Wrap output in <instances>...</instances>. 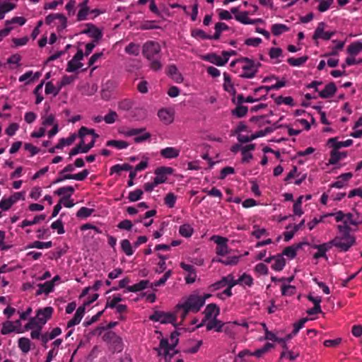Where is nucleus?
<instances>
[{"label":"nucleus","mask_w":362,"mask_h":362,"mask_svg":"<svg viewBox=\"0 0 362 362\" xmlns=\"http://www.w3.org/2000/svg\"><path fill=\"white\" fill-rule=\"evenodd\" d=\"M192 36L194 37H199L202 40H213L212 35L206 34V33L201 29H194L192 30Z\"/></svg>","instance_id":"obj_56"},{"label":"nucleus","mask_w":362,"mask_h":362,"mask_svg":"<svg viewBox=\"0 0 362 362\" xmlns=\"http://www.w3.org/2000/svg\"><path fill=\"white\" fill-rule=\"evenodd\" d=\"M39 289L36 291V296H40L43 293L48 294L54 289L53 281H48L44 284H38Z\"/></svg>","instance_id":"obj_31"},{"label":"nucleus","mask_w":362,"mask_h":362,"mask_svg":"<svg viewBox=\"0 0 362 362\" xmlns=\"http://www.w3.org/2000/svg\"><path fill=\"white\" fill-rule=\"evenodd\" d=\"M248 111V108L247 106H244L243 105H238L237 107L232 110V114L235 115L238 118H241L246 115Z\"/></svg>","instance_id":"obj_50"},{"label":"nucleus","mask_w":362,"mask_h":362,"mask_svg":"<svg viewBox=\"0 0 362 362\" xmlns=\"http://www.w3.org/2000/svg\"><path fill=\"white\" fill-rule=\"evenodd\" d=\"M337 86L334 82L327 83L325 88L319 92V96L322 98H332L337 92Z\"/></svg>","instance_id":"obj_20"},{"label":"nucleus","mask_w":362,"mask_h":362,"mask_svg":"<svg viewBox=\"0 0 362 362\" xmlns=\"http://www.w3.org/2000/svg\"><path fill=\"white\" fill-rule=\"evenodd\" d=\"M205 300L206 298H202V296L197 295H191L183 304L191 311L197 313L204 305Z\"/></svg>","instance_id":"obj_7"},{"label":"nucleus","mask_w":362,"mask_h":362,"mask_svg":"<svg viewBox=\"0 0 362 362\" xmlns=\"http://www.w3.org/2000/svg\"><path fill=\"white\" fill-rule=\"evenodd\" d=\"M52 246V241L48 242H40L38 240L34 241L30 245H28V248H37V249H43V248H50Z\"/></svg>","instance_id":"obj_52"},{"label":"nucleus","mask_w":362,"mask_h":362,"mask_svg":"<svg viewBox=\"0 0 362 362\" xmlns=\"http://www.w3.org/2000/svg\"><path fill=\"white\" fill-rule=\"evenodd\" d=\"M121 249L127 256H132L134 251L133 250V247L129 240L127 239H124L121 241Z\"/></svg>","instance_id":"obj_42"},{"label":"nucleus","mask_w":362,"mask_h":362,"mask_svg":"<svg viewBox=\"0 0 362 362\" xmlns=\"http://www.w3.org/2000/svg\"><path fill=\"white\" fill-rule=\"evenodd\" d=\"M223 78H224V83H223V87L225 90L227 92H231L234 91V87L231 82L230 77L227 73L223 74Z\"/></svg>","instance_id":"obj_60"},{"label":"nucleus","mask_w":362,"mask_h":362,"mask_svg":"<svg viewBox=\"0 0 362 362\" xmlns=\"http://www.w3.org/2000/svg\"><path fill=\"white\" fill-rule=\"evenodd\" d=\"M332 151H330V158L328 160V163L329 165H335L337 164L341 159L345 158L347 157L348 153L346 151H339V149L332 148Z\"/></svg>","instance_id":"obj_16"},{"label":"nucleus","mask_w":362,"mask_h":362,"mask_svg":"<svg viewBox=\"0 0 362 362\" xmlns=\"http://www.w3.org/2000/svg\"><path fill=\"white\" fill-rule=\"evenodd\" d=\"M39 327H42L43 325L40 322L39 319L36 316L35 317L30 318L28 322L25 325V329H35L39 328Z\"/></svg>","instance_id":"obj_48"},{"label":"nucleus","mask_w":362,"mask_h":362,"mask_svg":"<svg viewBox=\"0 0 362 362\" xmlns=\"http://www.w3.org/2000/svg\"><path fill=\"white\" fill-rule=\"evenodd\" d=\"M149 319L153 322H160L162 324L171 323L175 326L177 317L171 313L156 310L149 317Z\"/></svg>","instance_id":"obj_5"},{"label":"nucleus","mask_w":362,"mask_h":362,"mask_svg":"<svg viewBox=\"0 0 362 362\" xmlns=\"http://www.w3.org/2000/svg\"><path fill=\"white\" fill-rule=\"evenodd\" d=\"M308 59V56H303L299 58L290 57L287 59V62L292 66H300Z\"/></svg>","instance_id":"obj_46"},{"label":"nucleus","mask_w":362,"mask_h":362,"mask_svg":"<svg viewBox=\"0 0 362 362\" xmlns=\"http://www.w3.org/2000/svg\"><path fill=\"white\" fill-rule=\"evenodd\" d=\"M240 256H232V257H228L226 259H216V262L221 263L222 264H224L226 266H234L238 264L239 262ZM215 261V259H214Z\"/></svg>","instance_id":"obj_36"},{"label":"nucleus","mask_w":362,"mask_h":362,"mask_svg":"<svg viewBox=\"0 0 362 362\" xmlns=\"http://www.w3.org/2000/svg\"><path fill=\"white\" fill-rule=\"evenodd\" d=\"M26 22V19L23 17H13L11 20H7L5 22V28L0 30V40L4 37L8 35L10 32L13 29L11 26L13 23H18L20 25H23Z\"/></svg>","instance_id":"obj_8"},{"label":"nucleus","mask_w":362,"mask_h":362,"mask_svg":"<svg viewBox=\"0 0 362 362\" xmlns=\"http://www.w3.org/2000/svg\"><path fill=\"white\" fill-rule=\"evenodd\" d=\"M85 308L84 306H80L77 308L75 314H74V316L73 317V318L71 320H70L68 323H67V327L68 328H70L71 327H74L76 325H78L84 314H85Z\"/></svg>","instance_id":"obj_21"},{"label":"nucleus","mask_w":362,"mask_h":362,"mask_svg":"<svg viewBox=\"0 0 362 362\" xmlns=\"http://www.w3.org/2000/svg\"><path fill=\"white\" fill-rule=\"evenodd\" d=\"M271 30L274 35L279 36L282 33L288 31L289 28L284 24L275 23L272 25Z\"/></svg>","instance_id":"obj_38"},{"label":"nucleus","mask_w":362,"mask_h":362,"mask_svg":"<svg viewBox=\"0 0 362 362\" xmlns=\"http://www.w3.org/2000/svg\"><path fill=\"white\" fill-rule=\"evenodd\" d=\"M352 139H347L344 141H339L337 137L329 138L327 141V145L331 148L340 149L343 147H349L353 144Z\"/></svg>","instance_id":"obj_17"},{"label":"nucleus","mask_w":362,"mask_h":362,"mask_svg":"<svg viewBox=\"0 0 362 362\" xmlns=\"http://www.w3.org/2000/svg\"><path fill=\"white\" fill-rule=\"evenodd\" d=\"M225 323L218 320L216 317H213L211 320H209L206 324V328L207 331L214 329L217 332H222V328L224 327Z\"/></svg>","instance_id":"obj_22"},{"label":"nucleus","mask_w":362,"mask_h":362,"mask_svg":"<svg viewBox=\"0 0 362 362\" xmlns=\"http://www.w3.org/2000/svg\"><path fill=\"white\" fill-rule=\"evenodd\" d=\"M333 3L334 0H320L317 9L320 12H325L329 8Z\"/></svg>","instance_id":"obj_61"},{"label":"nucleus","mask_w":362,"mask_h":362,"mask_svg":"<svg viewBox=\"0 0 362 362\" xmlns=\"http://www.w3.org/2000/svg\"><path fill=\"white\" fill-rule=\"evenodd\" d=\"M54 309L52 307H45L44 308L38 309L36 312L37 318L39 319L40 322L43 325L51 318Z\"/></svg>","instance_id":"obj_15"},{"label":"nucleus","mask_w":362,"mask_h":362,"mask_svg":"<svg viewBox=\"0 0 362 362\" xmlns=\"http://www.w3.org/2000/svg\"><path fill=\"white\" fill-rule=\"evenodd\" d=\"M173 169L170 167H160L155 170L156 177H154V184L160 185L165 182L167 175H171Z\"/></svg>","instance_id":"obj_9"},{"label":"nucleus","mask_w":362,"mask_h":362,"mask_svg":"<svg viewBox=\"0 0 362 362\" xmlns=\"http://www.w3.org/2000/svg\"><path fill=\"white\" fill-rule=\"evenodd\" d=\"M327 216H334L337 222H342L343 224L340 226H346L347 227H350L346 222V214L344 213L342 211H338L335 214L331 213L326 214Z\"/></svg>","instance_id":"obj_40"},{"label":"nucleus","mask_w":362,"mask_h":362,"mask_svg":"<svg viewBox=\"0 0 362 362\" xmlns=\"http://www.w3.org/2000/svg\"><path fill=\"white\" fill-rule=\"evenodd\" d=\"M332 247L331 245L330 241L320 245H313V248L317 250V252L313 255V258L319 259L322 257L327 259L328 257L326 255V252L329 251Z\"/></svg>","instance_id":"obj_14"},{"label":"nucleus","mask_w":362,"mask_h":362,"mask_svg":"<svg viewBox=\"0 0 362 362\" xmlns=\"http://www.w3.org/2000/svg\"><path fill=\"white\" fill-rule=\"evenodd\" d=\"M235 18L236 21H238L245 25L255 24V21H252V19L248 18V12L247 11H244L238 15H235Z\"/></svg>","instance_id":"obj_39"},{"label":"nucleus","mask_w":362,"mask_h":362,"mask_svg":"<svg viewBox=\"0 0 362 362\" xmlns=\"http://www.w3.org/2000/svg\"><path fill=\"white\" fill-rule=\"evenodd\" d=\"M337 229L340 235L336 236L330 240L331 245L338 248L340 252H346L354 245L355 237L351 235V227L337 226Z\"/></svg>","instance_id":"obj_1"},{"label":"nucleus","mask_w":362,"mask_h":362,"mask_svg":"<svg viewBox=\"0 0 362 362\" xmlns=\"http://www.w3.org/2000/svg\"><path fill=\"white\" fill-rule=\"evenodd\" d=\"M274 347V344L271 343H266L262 348L257 349L250 355L255 356L257 358L262 357L265 353H267L270 349Z\"/></svg>","instance_id":"obj_47"},{"label":"nucleus","mask_w":362,"mask_h":362,"mask_svg":"<svg viewBox=\"0 0 362 362\" xmlns=\"http://www.w3.org/2000/svg\"><path fill=\"white\" fill-rule=\"evenodd\" d=\"M151 284L148 280H141L139 283L135 284L132 286H129L127 287V291L128 292H134L136 293L138 291H141L148 288Z\"/></svg>","instance_id":"obj_28"},{"label":"nucleus","mask_w":362,"mask_h":362,"mask_svg":"<svg viewBox=\"0 0 362 362\" xmlns=\"http://www.w3.org/2000/svg\"><path fill=\"white\" fill-rule=\"evenodd\" d=\"M146 130V128H125L123 127L119 130V133L125 137L137 136L142 134Z\"/></svg>","instance_id":"obj_26"},{"label":"nucleus","mask_w":362,"mask_h":362,"mask_svg":"<svg viewBox=\"0 0 362 362\" xmlns=\"http://www.w3.org/2000/svg\"><path fill=\"white\" fill-rule=\"evenodd\" d=\"M86 26L87 28L81 31V33L88 35L94 39V42H98L103 37L101 30L92 23H87Z\"/></svg>","instance_id":"obj_13"},{"label":"nucleus","mask_w":362,"mask_h":362,"mask_svg":"<svg viewBox=\"0 0 362 362\" xmlns=\"http://www.w3.org/2000/svg\"><path fill=\"white\" fill-rule=\"evenodd\" d=\"M172 273L173 272L170 269L167 271L158 281H156L153 282V284H151V287H153V286L158 287V286L164 285L165 284L166 281L171 276Z\"/></svg>","instance_id":"obj_54"},{"label":"nucleus","mask_w":362,"mask_h":362,"mask_svg":"<svg viewBox=\"0 0 362 362\" xmlns=\"http://www.w3.org/2000/svg\"><path fill=\"white\" fill-rule=\"evenodd\" d=\"M125 52L134 56L139 54V45L134 42L129 43L124 49Z\"/></svg>","instance_id":"obj_53"},{"label":"nucleus","mask_w":362,"mask_h":362,"mask_svg":"<svg viewBox=\"0 0 362 362\" xmlns=\"http://www.w3.org/2000/svg\"><path fill=\"white\" fill-rule=\"evenodd\" d=\"M167 74L177 83H181L183 81L181 74L179 73L177 68L175 64H170L168 66Z\"/></svg>","instance_id":"obj_29"},{"label":"nucleus","mask_w":362,"mask_h":362,"mask_svg":"<svg viewBox=\"0 0 362 362\" xmlns=\"http://www.w3.org/2000/svg\"><path fill=\"white\" fill-rule=\"evenodd\" d=\"M160 154L163 158L173 159L179 156L180 150L175 147H166L160 150Z\"/></svg>","instance_id":"obj_24"},{"label":"nucleus","mask_w":362,"mask_h":362,"mask_svg":"<svg viewBox=\"0 0 362 362\" xmlns=\"http://www.w3.org/2000/svg\"><path fill=\"white\" fill-rule=\"evenodd\" d=\"M239 62L242 64L243 73L240 77L244 78H252L258 72L259 68L262 66L261 63L255 62L248 57H240Z\"/></svg>","instance_id":"obj_3"},{"label":"nucleus","mask_w":362,"mask_h":362,"mask_svg":"<svg viewBox=\"0 0 362 362\" xmlns=\"http://www.w3.org/2000/svg\"><path fill=\"white\" fill-rule=\"evenodd\" d=\"M45 218V214L37 215V216H35L34 217V218L33 220H31V221H29V220H27V219L23 221V222L21 223L20 226L21 228H25V227L28 226H33V225L38 223L41 221H43Z\"/></svg>","instance_id":"obj_43"},{"label":"nucleus","mask_w":362,"mask_h":362,"mask_svg":"<svg viewBox=\"0 0 362 362\" xmlns=\"http://www.w3.org/2000/svg\"><path fill=\"white\" fill-rule=\"evenodd\" d=\"M51 228L54 230H57V233L59 235L64 234L65 233L64 225L60 218L57 219V221H54L51 224Z\"/></svg>","instance_id":"obj_63"},{"label":"nucleus","mask_w":362,"mask_h":362,"mask_svg":"<svg viewBox=\"0 0 362 362\" xmlns=\"http://www.w3.org/2000/svg\"><path fill=\"white\" fill-rule=\"evenodd\" d=\"M62 333V329L59 327L54 328L50 332H45L41 336V341L42 346L47 349V343L52 339H54L57 336L60 335Z\"/></svg>","instance_id":"obj_18"},{"label":"nucleus","mask_w":362,"mask_h":362,"mask_svg":"<svg viewBox=\"0 0 362 362\" xmlns=\"http://www.w3.org/2000/svg\"><path fill=\"white\" fill-rule=\"evenodd\" d=\"M13 332H16L17 333L23 332L21 329H17L13 322L11 321H6L3 323L1 330L2 334L6 335Z\"/></svg>","instance_id":"obj_30"},{"label":"nucleus","mask_w":362,"mask_h":362,"mask_svg":"<svg viewBox=\"0 0 362 362\" xmlns=\"http://www.w3.org/2000/svg\"><path fill=\"white\" fill-rule=\"evenodd\" d=\"M122 300V298L119 294L114 295L112 299L109 297L105 305V309L107 308H115L117 305V303Z\"/></svg>","instance_id":"obj_49"},{"label":"nucleus","mask_w":362,"mask_h":362,"mask_svg":"<svg viewBox=\"0 0 362 362\" xmlns=\"http://www.w3.org/2000/svg\"><path fill=\"white\" fill-rule=\"evenodd\" d=\"M74 188L72 186H66L57 189L54 194L58 196H69L71 197L74 192Z\"/></svg>","instance_id":"obj_45"},{"label":"nucleus","mask_w":362,"mask_h":362,"mask_svg":"<svg viewBox=\"0 0 362 362\" xmlns=\"http://www.w3.org/2000/svg\"><path fill=\"white\" fill-rule=\"evenodd\" d=\"M346 222L347 224L357 226L362 223V214H360L356 210L353 212L346 213Z\"/></svg>","instance_id":"obj_19"},{"label":"nucleus","mask_w":362,"mask_h":362,"mask_svg":"<svg viewBox=\"0 0 362 362\" xmlns=\"http://www.w3.org/2000/svg\"><path fill=\"white\" fill-rule=\"evenodd\" d=\"M83 66V64L81 62H76L72 59L68 62L67 67L66 71L67 72H74L77 69L81 68Z\"/></svg>","instance_id":"obj_57"},{"label":"nucleus","mask_w":362,"mask_h":362,"mask_svg":"<svg viewBox=\"0 0 362 362\" xmlns=\"http://www.w3.org/2000/svg\"><path fill=\"white\" fill-rule=\"evenodd\" d=\"M75 139V134H71L70 136L66 139L62 138L59 139L58 144L55 146V148H57V149H62L65 146H70L74 142Z\"/></svg>","instance_id":"obj_41"},{"label":"nucleus","mask_w":362,"mask_h":362,"mask_svg":"<svg viewBox=\"0 0 362 362\" xmlns=\"http://www.w3.org/2000/svg\"><path fill=\"white\" fill-rule=\"evenodd\" d=\"M275 103L277 105H281L282 103H284L285 105H290V106H293L294 105L293 99L291 96H288V97L279 96L276 98Z\"/></svg>","instance_id":"obj_62"},{"label":"nucleus","mask_w":362,"mask_h":362,"mask_svg":"<svg viewBox=\"0 0 362 362\" xmlns=\"http://www.w3.org/2000/svg\"><path fill=\"white\" fill-rule=\"evenodd\" d=\"M103 340L115 346L119 351L122 349V339L115 332L109 331L103 335Z\"/></svg>","instance_id":"obj_10"},{"label":"nucleus","mask_w":362,"mask_h":362,"mask_svg":"<svg viewBox=\"0 0 362 362\" xmlns=\"http://www.w3.org/2000/svg\"><path fill=\"white\" fill-rule=\"evenodd\" d=\"M105 145L109 147H114L117 149H125L129 146V143L122 140H109Z\"/></svg>","instance_id":"obj_35"},{"label":"nucleus","mask_w":362,"mask_h":362,"mask_svg":"<svg viewBox=\"0 0 362 362\" xmlns=\"http://www.w3.org/2000/svg\"><path fill=\"white\" fill-rule=\"evenodd\" d=\"M215 33L214 35L211 36L213 40H218L221 37V33L225 30H228L229 27L225 23H217L214 27Z\"/></svg>","instance_id":"obj_37"},{"label":"nucleus","mask_w":362,"mask_h":362,"mask_svg":"<svg viewBox=\"0 0 362 362\" xmlns=\"http://www.w3.org/2000/svg\"><path fill=\"white\" fill-rule=\"evenodd\" d=\"M194 232L193 228L189 224H183L180 226L179 233L185 238H189Z\"/></svg>","instance_id":"obj_44"},{"label":"nucleus","mask_w":362,"mask_h":362,"mask_svg":"<svg viewBox=\"0 0 362 362\" xmlns=\"http://www.w3.org/2000/svg\"><path fill=\"white\" fill-rule=\"evenodd\" d=\"M326 26L327 25L324 22H320L317 24V26L313 35V39L315 41L316 45L318 44L317 42L318 39L329 40L336 34L335 31H325Z\"/></svg>","instance_id":"obj_6"},{"label":"nucleus","mask_w":362,"mask_h":362,"mask_svg":"<svg viewBox=\"0 0 362 362\" xmlns=\"http://www.w3.org/2000/svg\"><path fill=\"white\" fill-rule=\"evenodd\" d=\"M204 318L203 319L202 323L197 326V327H200L203 326L204 324L205 323V322L206 320H209L211 318H212V317H217V316L220 313V309L217 306L216 304L210 303L206 305V307L204 311Z\"/></svg>","instance_id":"obj_11"},{"label":"nucleus","mask_w":362,"mask_h":362,"mask_svg":"<svg viewBox=\"0 0 362 362\" xmlns=\"http://www.w3.org/2000/svg\"><path fill=\"white\" fill-rule=\"evenodd\" d=\"M303 243H300L296 245H293L284 248L282 252V255H285L290 259H293L296 256L297 250L301 248Z\"/></svg>","instance_id":"obj_27"},{"label":"nucleus","mask_w":362,"mask_h":362,"mask_svg":"<svg viewBox=\"0 0 362 362\" xmlns=\"http://www.w3.org/2000/svg\"><path fill=\"white\" fill-rule=\"evenodd\" d=\"M118 115L115 111L110 110L108 114L104 117V121L107 124H113L117 119Z\"/></svg>","instance_id":"obj_64"},{"label":"nucleus","mask_w":362,"mask_h":362,"mask_svg":"<svg viewBox=\"0 0 362 362\" xmlns=\"http://www.w3.org/2000/svg\"><path fill=\"white\" fill-rule=\"evenodd\" d=\"M18 345L22 352L27 354L31 349V341L28 338L21 337L18 339Z\"/></svg>","instance_id":"obj_34"},{"label":"nucleus","mask_w":362,"mask_h":362,"mask_svg":"<svg viewBox=\"0 0 362 362\" xmlns=\"http://www.w3.org/2000/svg\"><path fill=\"white\" fill-rule=\"evenodd\" d=\"M158 117L165 124H170L174 119L173 112L165 108H163L158 112Z\"/></svg>","instance_id":"obj_25"},{"label":"nucleus","mask_w":362,"mask_h":362,"mask_svg":"<svg viewBox=\"0 0 362 362\" xmlns=\"http://www.w3.org/2000/svg\"><path fill=\"white\" fill-rule=\"evenodd\" d=\"M361 52H362V42L359 41L351 43L347 47V52L353 57L358 55Z\"/></svg>","instance_id":"obj_32"},{"label":"nucleus","mask_w":362,"mask_h":362,"mask_svg":"<svg viewBox=\"0 0 362 362\" xmlns=\"http://www.w3.org/2000/svg\"><path fill=\"white\" fill-rule=\"evenodd\" d=\"M59 20L61 25L58 27V30H61L66 28L67 25V19L62 13H51L45 18V23L47 25H51L54 21Z\"/></svg>","instance_id":"obj_12"},{"label":"nucleus","mask_w":362,"mask_h":362,"mask_svg":"<svg viewBox=\"0 0 362 362\" xmlns=\"http://www.w3.org/2000/svg\"><path fill=\"white\" fill-rule=\"evenodd\" d=\"M176 200L177 197L173 192H169L166 194L164 199V202L169 208H173Z\"/></svg>","instance_id":"obj_59"},{"label":"nucleus","mask_w":362,"mask_h":362,"mask_svg":"<svg viewBox=\"0 0 362 362\" xmlns=\"http://www.w3.org/2000/svg\"><path fill=\"white\" fill-rule=\"evenodd\" d=\"M179 334V332L177 331L173 332L170 334V344L168 339L162 338L159 343V347L155 349L159 356H164L165 362H170L173 356V354H170V351H173L177 345Z\"/></svg>","instance_id":"obj_2"},{"label":"nucleus","mask_w":362,"mask_h":362,"mask_svg":"<svg viewBox=\"0 0 362 362\" xmlns=\"http://www.w3.org/2000/svg\"><path fill=\"white\" fill-rule=\"evenodd\" d=\"M238 281H240V285L247 286L249 287L252 286L253 284V279L252 277L247 274H243L238 279Z\"/></svg>","instance_id":"obj_58"},{"label":"nucleus","mask_w":362,"mask_h":362,"mask_svg":"<svg viewBox=\"0 0 362 362\" xmlns=\"http://www.w3.org/2000/svg\"><path fill=\"white\" fill-rule=\"evenodd\" d=\"M143 194L144 192L141 189H136V190L129 193L128 199L129 202H134L140 200L142 198Z\"/></svg>","instance_id":"obj_55"},{"label":"nucleus","mask_w":362,"mask_h":362,"mask_svg":"<svg viewBox=\"0 0 362 362\" xmlns=\"http://www.w3.org/2000/svg\"><path fill=\"white\" fill-rule=\"evenodd\" d=\"M94 212L93 209H89L85 206H82L76 213V216L80 218H86L92 215Z\"/></svg>","instance_id":"obj_51"},{"label":"nucleus","mask_w":362,"mask_h":362,"mask_svg":"<svg viewBox=\"0 0 362 362\" xmlns=\"http://www.w3.org/2000/svg\"><path fill=\"white\" fill-rule=\"evenodd\" d=\"M160 50V45L158 42L149 40L143 45L142 53L148 60H153V59L158 57Z\"/></svg>","instance_id":"obj_4"},{"label":"nucleus","mask_w":362,"mask_h":362,"mask_svg":"<svg viewBox=\"0 0 362 362\" xmlns=\"http://www.w3.org/2000/svg\"><path fill=\"white\" fill-rule=\"evenodd\" d=\"M274 262L272 265V268L276 272L281 271L286 265L285 259L282 257V255H278L276 256H274Z\"/></svg>","instance_id":"obj_33"},{"label":"nucleus","mask_w":362,"mask_h":362,"mask_svg":"<svg viewBox=\"0 0 362 362\" xmlns=\"http://www.w3.org/2000/svg\"><path fill=\"white\" fill-rule=\"evenodd\" d=\"M204 59L218 66H223L227 63V59H222V57L215 53L205 55Z\"/></svg>","instance_id":"obj_23"}]
</instances>
